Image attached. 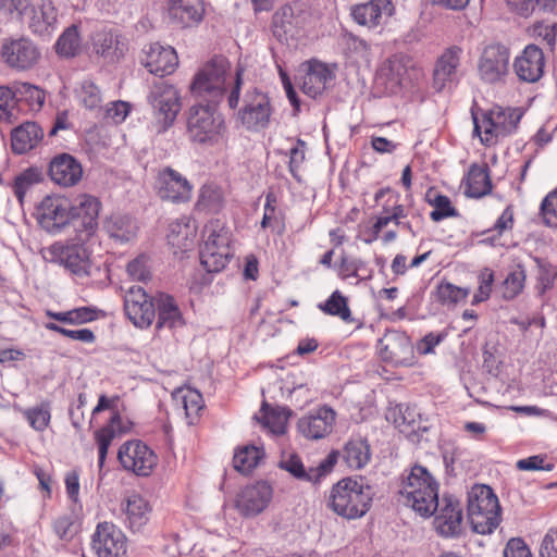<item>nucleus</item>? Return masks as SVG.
Masks as SVG:
<instances>
[{"label":"nucleus","instance_id":"obj_40","mask_svg":"<svg viewBox=\"0 0 557 557\" xmlns=\"http://www.w3.org/2000/svg\"><path fill=\"white\" fill-rule=\"evenodd\" d=\"M174 398L182 401L186 417L190 419L189 423H194V419L203 408L202 395L196 389L178 388L174 393Z\"/></svg>","mask_w":557,"mask_h":557},{"label":"nucleus","instance_id":"obj_56","mask_svg":"<svg viewBox=\"0 0 557 557\" xmlns=\"http://www.w3.org/2000/svg\"><path fill=\"white\" fill-rule=\"evenodd\" d=\"M53 530L60 540H72L79 530V524L73 515H62L53 522Z\"/></svg>","mask_w":557,"mask_h":557},{"label":"nucleus","instance_id":"obj_46","mask_svg":"<svg viewBox=\"0 0 557 557\" xmlns=\"http://www.w3.org/2000/svg\"><path fill=\"white\" fill-rule=\"evenodd\" d=\"M426 200L432 207H434V210L430 213V216L434 222L458 215L457 210L451 206L450 199L445 195L429 190L426 193Z\"/></svg>","mask_w":557,"mask_h":557},{"label":"nucleus","instance_id":"obj_1","mask_svg":"<svg viewBox=\"0 0 557 557\" xmlns=\"http://www.w3.org/2000/svg\"><path fill=\"white\" fill-rule=\"evenodd\" d=\"M372 498L371 487L361 478H344L333 485L327 506L336 515L352 520L370 510Z\"/></svg>","mask_w":557,"mask_h":557},{"label":"nucleus","instance_id":"obj_13","mask_svg":"<svg viewBox=\"0 0 557 557\" xmlns=\"http://www.w3.org/2000/svg\"><path fill=\"white\" fill-rule=\"evenodd\" d=\"M117 458L125 470L140 476L149 475L158 461L154 453L140 441L123 444L119 449Z\"/></svg>","mask_w":557,"mask_h":557},{"label":"nucleus","instance_id":"obj_27","mask_svg":"<svg viewBox=\"0 0 557 557\" xmlns=\"http://www.w3.org/2000/svg\"><path fill=\"white\" fill-rule=\"evenodd\" d=\"M435 515L437 531L445 536L458 534L461 529L462 509L460 503L453 497H444L443 504L438 502Z\"/></svg>","mask_w":557,"mask_h":557},{"label":"nucleus","instance_id":"obj_61","mask_svg":"<svg viewBox=\"0 0 557 557\" xmlns=\"http://www.w3.org/2000/svg\"><path fill=\"white\" fill-rule=\"evenodd\" d=\"M13 102H16L15 84L12 87L0 86V120L11 122Z\"/></svg>","mask_w":557,"mask_h":557},{"label":"nucleus","instance_id":"obj_2","mask_svg":"<svg viewBox=\"0 0 557 557\" xmlns=\"http://www.w3.org/2000/svg\"><path fill=\"white\" fill-rule=\"evenodd\" d=\"M438 485L426 468L414 466L403 481L399 494L404 505L422 517L432 516L438 507Z\"/></svg>","mask_w":557,"mask_h":557},{"label":"nucleus","instance_id":"obj_48","mask_svg":"<svg viewBox=\"0 0 557 557\" xmlns=\"http://www.w3.org/2000/svg\"><path fill=\"white\" fill-rule=\"evenodd\" d=\"M125 313L134 325L138 327H148L151 325L156 317V309L152 301L141 302L138 305H134L132 302L127 306Z\"/></svg>","mask_w":557,"mask_h":557},{"label":"nucleus","instance_id":"obj_55","mask_svg":"<svg viewBox=\"0 0 557 557\" xmlns=\"http://www.w3.org/2000/svg\"><path fill=\"white\" fill-rule=\"evenodd\" d=\"M260 412L264 426L275 434L284 433L286 416L283 411H275L267 403H263Z\"/></svg>","mask_w":557,"mask_h":557},{"label":"nucleus","instance_id":"obj_17","mask_svg":"<svg viewBox=\"0 0 557 557\" xmlns=\"http://www.w3.org/2000/svg\"><path fill=\"white\" fill-rule=\"evenodd\" d=\"M305 13L298 4H287L272 16L273 36L281 42H288L296 37L305 24Z\"/></svg>","mask_w":557,"mask_h":557},{"label":"nucleus","instance_id":"obj_39","mask_svg":"<svg viewBox=\"0 0 557 557\" xmlns=\"http://www.w3.org/2000/svg\"><path fill=\"white\" fill-rule=\"evenodd\" d=\"M495 128L498 137H504L513 132L520 121L521 115L513 109H503L497 107L492 110Z\"/></svg>","mask_w":557,"mask_h":557},{"label":"nucleus","instance_id":"obj_33","mask_svg":"<svg viewBox=\"0 0 557 557\" xmlns=\"http://www.w3.org/2000/svg\"><path fill=\"white\" fill-rule=\"evenodd\" d=\"M387 420H393L395 426L404 434L410 435L420 429V413L416 407L398 405L389 410Z\"/></svg>","mask_w":557,"mask_h":557},{"label":"nucleus","instance_id":"obj_31","mask_svg":"<svg viewBox=\"0 0 557 557\" xmlns=\"http://www.w3.org/2000/svg\"><path fill=\"white\" fill-rule=\"evenodd\" d=\"M334 75L330 67L319 61H313L304 76L302 91L309 97L315 98L321 95L326 84L333 79Z\"/></svg>","mask_w":557,"mask_h":557},{"label":"nucleus","instance_id":"obj_22","mask_svg":"<svg viewBox=\"0 0 557 557\" xmlns=\"http://www.w3.org/2000/svg\"><path fill=\"white\" fill-rule=\"evenodd\" d=\"M49 176L59 186L72 187L82 180L83 168L73 156L60 153L50 161Z\"/></svg>","mask_w":557,"mask_h":557},{"label":"nucleus","instance_id":"obj_58","mask_svg":"<svg viewBox=\"0 0 557 557\" xmlns=\"http://www.w3.org/2000/svg\"><path fill=\"white\" fill-rule=\"evenodd\" d=\"M541 215L548 226L557 227V189L550 191L541 203Z\"/></svg>","mask_w":557,"mask_h":557},{"label":"nucleus","instance_id":"obj_62","mask_svg":"<svg viewBox=\"0 0 557 557\" xmlns=\"http://www.w3.org/2000/svg\"><path fill=\"white\" fill-rule=\"evenodd\" d=\"M126 272L134 281L146 282L150 278V271L144 256L129 261L126 267Z\"/></svg>","mask_w":557,"mask_h":557},{"label":"nucleus","instance_id":"obj_36","mask_svg":"<svg viewBox=\"0 0 557 557\" xmlns=\"http://www.w3.org/2000/svg\"><path fill=\"white\" fill-rule=\"evenodd\" d=\"M344 460L351 469H361L370 460V447L367 441L357 438L349 441L344 448Z\"/></svg>","mask_w":557,"mask_h":557},{"label":"nucleus","instance_id":"obj_14","mask_svg":"<svg viewBox=\"0 0 557 557\" xmlns=\"http://www.w3.org/2000/svg\"><path fill=\"white\" fill-rule=\"evenodd\" d=\"M91 552L96 557L122 556L126 553V539L114 524L99 523L91 537Z\"/></svg>","mask_w":557,"mask_h":557},{"label":"nucleus","instance_id":"obj_25","mask_svg":"<svg viewBox=\"0 0 557 557\" xmlns=\"http://www.w3.org/2000/svg\"><path fill=\"white\" fill-rule=\"evenodd\" d=\"M544 64L543 51L535 45H529L522 54L516 58L513 69L521 81L534 83L542 77Z\"/></svg>","mask_w":557,"mask_h":557},{"label":"nucleus","instance_id":"obj_20","mask_svg":"<svg viewBox=\"0 0 557 557\" xmlns=\"http://www.w3.org/2000/svg\"><path fill=\"white\" fill-rule=\"evenodd\" d=\"M411 61L407 57L393 55L380 66L376 81L385 86L386 92L395 94L406 81L411 78Z\"/></svg>","mask_w":557,"mask_h":557},{"label":"nucleus","instance_id":"obj_24","mask_svg":"<svg viewBox=\"0 0 557 557\" xmlns=\"http://www.w3.org/2000/svg\"><path fill=\"white\" fill-rule=\"evenodd\" d=\"M334 421L335 411L324 406L299 419L297 425L304 436L318 440L324 437L332 431Z\"/></svg>","mask_w":557,"mask_h":557},{"label":"nucleus","instance_id":"obj_21","mask_svg":"<svg viewBox=\"0 0 557 557\" xmlns=\"http://www.w3.org/2000/svg\"><path fill=\"white\" fill-rule=\"evenodd\" d=\"M157 188L158 195L163 200L185 202L190 199V184L181 173L171 168L159 172Z\"/></svg>","mask_w":557,"mask_h":557},{"label":"nucleus","instance_id":"obj_50","mask_svg":"<svg viewBox=\"0 0 557 557\" xmlns=\"http://www.w3.org/2000/svg\"><path fill=\"white\" fill-rule=\"evenodd\" d=\"M44 173L39 168L32 166L18 174L14 180V194L20 202H23L27 189L41 182Z\"/></svg>","mask_w":557,"mask_h":557},{"label":"nucleus","instance_id":"obj_52","mask_svg":"<svg viewBox=\"0 0 557 557\" xmlns=\"http://www.w3.org/2000/svg\"><path fill=\"white\" fill-rule=\"evenodd\" d=\"M474 133L481 137V141L485 145H492L496 143L497 133L495 128L494 119L492 116V110L483 114L482 119L479 120L473 115Z\"/></svg>","mask_w":557,"mask_h":557},{"label":"nucleus","instance_id":"obj_4","mask_svg":"<svg viewBox=\"0 0 557 557\" xmlns=\"http://www.w3.org/2000/svg\"><path fill=\"white\" fill-rule=\"evenodd\" d=\"M230 72L231 64L226 58H212L195 75L190 86L193 96L210 103H219L223 98Z\"/></svg>","mask_w":557,"mask_h":557},{"label":"nucleus","instance_id":"obj_15","mask_svg":"<svg viewBox=\"0 0 557 557\" xmlns=\"http://www.w3.org/2000/svg\"><path fill=\"white\" fill-rule=\"evenodd\" d=\"M377 350L381 359L396 366L411 364L413 348L408 336L398 331L387 332L380 341Z\"/></svg>","mask_w":557,"mask_h":557},{"label":"nucleus","instance_id":"obj_47","mask_svg":"<svg viewBox=\"0 0 557 557\" xmlns=\"http://www.w3.org/2000/svg\"><path fill=\"white\" fill-rule=\"evenodd\" d=\"M525 270L521 264H518L511 272L508 273L503 282L502 296L506 300L516 298L523 289L525 282Z\"/></svg>","mask_w":557,"mask_h":557},{"label":"nucleus","instance_id":"obj_34","mask_svg":"<svg viewBox=\"0 0 557 557\" xmlns=\"http://www.w3.org/2000/svg\"><path fill=\"white\" fill-rule=\"evenodd\" d=\"M492 189V183L486 168L472 164L466 178L465 194L468 197L481 198Z\"/></svg>","mask_w":557,"mask_h":557},{"label":"nucleus","instance_id":"obj_44","mask_svg":"<svg viewBox=\"0 0 557 557\" xmlns=\"http://www.w3.org/2000/svg\"><path fill=\"white\" fill-rule=\"evenodd\" d=\"M319 308L326 314L339 317L345 322L354 321L347 298L339 290L333 292L324 304L319 305Z\"/></svg>","mask_w":557,"mask_h":557},{"label":"nucleus","instance_id":"obj_37","mask_svg":"<svg viewBox=\"0 0 557 557\" xmlns=\"http://www.w3.org/2000/svg\"><path fill=\"white\" fill-rule=\"evenodd\" d=\"M106 228L110 237L120 240L128 242L135 235L137 226L135 222L125 215H114L106 224Z\"/></svg>","mask_w":557,"mask_h":557},{"label":"nucleus","instance_id":"obj_45","mask_svg":"<svg viewBox=\"0 0 557 557\" xmlns=\"http://www.w3.org/2000/svg\"><path fill=\"white\" fill-rule=\"evenodd\" d=\"M79 49L81 38L77 26L72 25L59 37L55 44V51L61 57L72 58L79 52Z\"/></svg>","mask_w":557,"mask_h":557},{"label":"nucleus","instance_id":"obj_10","mask_svg":"<svg viewBox=\"0 0 557 557\" xmlns=\"http://www.w3.org/2000/svg\"><path fill=\"white\" fill-rule=\"evenodd\" d=\"M101 203L95 196L78 195L71 205V223L82 242L88 240L98 228Z\"/></svg>","mask_w":557,"mask_h":557},{"label":"nucleus","instance_id":"obj_26","mask_svg":"<svg viewBox=\"0 0 557 557\" xmlns=\"http://www.w3.org/2000/svg\"><path fill=\"white\" fill-rule=\"evenodd\" d=\"M168 13L173 24L193 27L202 21L205 7L202 0H169Z\"/></svg>","mask_w":557,"mask_h":557},{"label":"nucleus","instance_id":"obj_51","mask_svg":"<svg viewBox=\"0 0 557 557\" xmlns=\"http://www.w3.org/2000/svg\"><path fill=\"white\" fill-rule=\"evenodd\" d=\"M469 293V288H462L451 283L444 282L436 288V298L442 305H456L465 300Z\"/></svg>","mask_w":557,"mask_h":557},{"label":"nucleus","instance_id":"obj_32","mask_svg":"<svg viewBox=\"0 0 557 557\" xmlns=\"http://www.w3.org/2000/svg\"><path fill=\"white\" fill-rule=\"evenodd\" d=\"M94 51L109 61L122 58L126 51V44L116 34L100 30L92 36Z\"/></svg>","mask_w":557,"mask_h":557},{"label":"nucleus","instance_id":"obj_35","mask_svg":"<svg viewBox=\"0 0 557 557\" xmlns=\"http://www.w3.org/2000/svg\"><path fill=\"white\" fill-rule=\"evenodd\" d=\"M129 527L134 530L140 529L148 520V503L138 494H132L127 497L125 508Z\"/></svg>","mask_w":557,"mask_h":557},{"label":"nucleus","instance_id":"obj_29","mask_svg":"<svg viewBox=\"0 0 557 557\" xmlns=\"http://www.w3.org/2000/svg\"><path fill=\"white\" fill-rule=\"evenodd\" d=\"M460 54V48L450 47L437 60L433 73L434 87L437 91L443 90L448 84L457 79Z\"/></svg>","mask_w":557,"mask_h":557},{"label":"nucleus","instance_id":"obj_12","mask_svg":"<svg viewBox=\"0 0 557 557\" xmlns=\"http://www.w3.org/2000/svg\"><path fill=\"white\" fill-rule=\"evenodd\" d=\"M1 58L9 67L26 71L38 63L40 51L27 38L7 39L1 46Z\"/></svg>","mask_w":557,"mask_h":557},{"label":"nucleus","instance_id":"obj_42","mask_svg":"<svg viewBox=\"0 0 557 557\" xmlns=\"http://www.w3.org/2000/svg\"><path fill=\"white\" fill-rule=\"evenodd\" d=\"M506 2L510 10L524 17L536 10L550 13L556 8V0H506Z\"/></svg>","mask_w":557,"mask_h":557},{"label":"nucleus","instance_id":"obj_7","mask_svg":"<svg viewBox=\"0 0 557 557\" xmlns=\"http://www.w3.org/2000/svg\"><path fill=\"white\" fill-rule=\"evenodd\" d=\"M76 243L57 242L46 250L45 258L64 267L74 275H88L91 267L90 252L84 243L77 237Z\"/></svg>","mask_w":557,"mask_h":557},{"label":"nucleus","instance_id":"obj_16","mask_svg":"<svg viewBox=\"0 0 557 557\" xmlns=\"http://www.w3.org/2000/svg\"><path fill=\"white\" fill-rule=\"evenodd\" d=\"M337 457L338 453L332 451L321 460L317 467L306 469L297 455H289L288 457L283 458L278 466L297 480L317 483L321 478L327 475L332 471L333 467L337 462Z\"/></svg>","mask_w":557,"mask_h":557},{"label":"nucleus","instance_id":"obj_54","mask_svg":"<svg viewBox=\"0 0 557 557\" xmlns=\"http://www.w3.org/2000/svg\"><path fill=\"white\" fill-rule=\"evenodd\" d=\"M537 265V289L541 295H543L547 289L552 288L554 285V281L557 277V269L550 264L549 262L535 258L534 259Z\"/></svg>","mask_w":557,"mask_h":557},{"label":"nucleus","instance_id":"obj_30","mask_svg":"<svg viewBox=\"0 0 557 557\" xmlns=\"http://www.w3.org/2000/svg\"><path fill=\"white\" fill-rule=\"evenodd\" d=\"M44 138V129L36 122H25L11 134V147L14 153L23 154L35 148Z\"/></svg>","mask_w":557,"mask_h":557},{"label":"nucleus","instance_id":"obj_57","mask_svg":"<svg viewBox=\"0 0 557 557\" xmlns=\"http://www.w3.org/2000/svg\"><path fill=\"white\" fill-rule=\"evenodd\" d=\"M79 97L83 104L89 110L99 108L102 101L99 87L90 81L83 82Z\"/></svg>","mask_w":557,"mask_h":557},{"label":"nucleus","instance_id":"obj_8","mask_svg":"<svg viewBox=\"0 0 557 557\" xmlns=\"http://www.w3.org/2000/svg\"><path fill=\"white\" fill-rule=\"evenodd\" d=\"M148 102L152 107L158 121L162 123L161 131H165L173 124L182 108L177 90L163 81L152 84Z\"/></svg>","mask_w":557,"mask_h":557},{"label":"nucleus","instance_id":"obj_60","mask_svg":"<svg viewBox=\"0 0 557 557\" xmlns=\"http://www.w3.org/2000/svg\"><path fill=\"white\" fill-rule=\"evenodd\" d=\"M480 286L473 296L472 304L476 305L488 299L494 282V273L491 269H483L479 275Z\"/></svg>","mask_w":557,"mask_h":557},{"label":"nucleus","instance_id":"obj_3","mask_svg":"<svg viewBox=\"0 0 557 557\" xmlns=\"http://www.w3.org/2000/svg\"><path fill=\"white\" fill-rule=\"evenodd\" d=\"M468 518L474 532L492 533L500 522V506L493 490L476 484L468 493Z\"/></svg>","mask_w":557,"mask_h":557},{"label":"nucleus","instance_id":"obj_18","mask_svg":"<svg viewBox=\"0 0 557 557\" xmlns=\"http://www.w3.org/2000/svg\"><path fill=\"white\" fill-rule=\"evenodd\" d=\"M240 120L249 129H261L270 122L271 108L267 95L253 89L245 97V107L239 112Z\"/></svg>","mask_w":557,"mask_h":557},{"label":"nucleus","instance_id":"obj_64","mask_svg":"<svg viewBox=\"0 0 557 557\" xmlns=\"http://www.w3.org/2000/svg\"><path fill=\"white\" fill-rule=\"evenodd\" d=\"M540 557H557V529H550L544 536Z\"/></svg>","mask_w":557,"mask_h":557},{"label":"nucleus","instance_id":"obj_19","mask_svg":"<svg viewBox=\"0 0 557 557\" xmlns=\"http://www.w3.org/2000/svg\"><path fill=\"white\" fill-rule=\"evenodd\" d=\"M272 493V487L267 482L248 485L237 495L236 507L243 516H257L268 507Z\"/></svg>","mask_w":557,"mask_h":557},{"label":"nucleus","instance_id":"obj_9","mask_svg":"<svg viewBox=\"0 0 557 557\" xmlns=\"http://www.w3.org/2000/svg\"><path fill=\"white\" fill-rule=\"evenodd\" d=\"M71 219V203L66 198L48 195L36 207L38 224L50 234L60 233Z\"/></svg>","mask_w":557,"mask_h":557},{"label":"nucleus","instance_id":"obj_59","mask_svg":"<svg viewBox=\"0 0 557 557\" xmlns=\"http://www.w3.org/2000/svg\"><path fill=\"white\" fill-rule=\"evenodd\" d=\"M121 423V416L119 412H115L110 423L101 428L100 430L96 431L95 438L98 443V446L100 447H110L112 441L114 440L116 435L115 426H117Z\"/></svg>","mask_w":557,"mask_h":557},{"label":"nucleus","instance_id":"obj_23","mask_svg":"<svg viewBox=\"0 0 557 557\" xmlns=\"http://www.w3.org/2000/svg\"><path fill=\"white\" fill-rule=\"evenodd\" d=\"M141 63L151 74L163 77L174 72L178 58L172 47H163L158 42L149 45Z\"/></svg>","mask_w":557,"mask_h":557},{"label":"nucleus","instance_id":"obj_63","mask_svg":"<svg viewBox=\"0 0 557 557\" xmlns=\"http://www.w3.org/2000/svg\"><path fill=\"white\" fill-rule=\"evenodd\" d=\"M345 47L348 52L358 58L368 60L370 55V46L368 42L352 34L346 36Z\"/></svg>","mask_w":557,"mask_h":557},{"label":"nucleus","instance_id":"obj_53","mask_svg":"<svg viewBox=\"0 0 557 557\" xmlns=\"http://www.w3.org/2000/svg\"><path fill=\"white\" fill-rule=\"evenodd\" d=\"M25 419L36 431H44L51 419L49 404H41L23 411Z\"/></svg>","mask_w":557,"mask_h":557},{"label":"nucleus","instance_id":"obj_38","mask_svg":"<svg viewBox=\"0 0 557 557\" xmlns=\"http://www.w3.org/2000/svg\"><path fill=\"white\" fill-rule=\"evenodd\" d=\"M16 102H25L29 110L39 111L45 103V92L29 83H15Z\"/></svg>","mask_w":557,"mask_h":557},{"label":"nucleus","instance_id":"obj_5","mask_svg":"<svg viewBox=\"0 0 557 557\" xmlns=\"http://www.w3.org/2000/svg\"><path fill=\"white\" fill-rule=\"evenodd\" d=\"M203 236L206 239L200 249V262L208 272H219L232 256L228 232L216 220L205 226Z\"/></svg>","mask_w":557,"mask_h":557},{"label":"nucleus","instance_id":"obj_49","mask_svg":"<svg viewBox=\"0 0 557 557\" xmlns=\"http://www.w3.org/2000/svg\"><path fill=\"white\" fill-rule=\"evenodd\" d=\"M263 457V450L256 446H247L237 451L234 455L233 462L234 468L242 472L247 473L257 465L259 460Z\"/></svg>","mask_w":557,"mask_h":557},{"label":"nucleus","instance_id":"obj_41","mask_svg":"<svg viewBox=\"0 0 557 557\" xmlns=\"http://www.w3.org/2000/svg\"><path fill=\"white\" fill-rule=\"evenodd\" d=\"M181 319V313L177 306L171 296L160 295L158 299V321L157 327L163 326L173 327Z\"/></svg>","mask_w":557,"mask_h":557},{"label":"nucleus","instance_id":"obj_11","mask_svg":"<svg viewBox=\"0 0 557 557\" xmlns=\"http://www.w3.org/2000/svg\"><path fill=\"white\" fill-rule=\"evenodd\" d=\"M509 49L500 44L484 48L479 60L478 71L482 81L495 84L505 78L509 71Z\"/></svg>","mask_w":557,"mask_h":557},{"label":"nucleus","instance_id":"obj_28","mask_svg":"<svg viewBox=\"0 0 557 557\" xmlns=\"http://www.w3.org/2000/svg\"><path fill=\"white\" fill-rule=\"evenodd\" d=\"M393 12L394 5L391 0H371L356 5L351 14L358 24L374 27L380 25L383 18L392 16Z\"/></svg>","mask_w":557,"mask_h":557},{"label":"nucleus","instance_id":"obj_43","mask_svg":"<svg viewBox=\"0 0 557 557\" xmlns=\"http://www.w3.org/2000/svg\"><path fill=\"white\" fill-rule=\"evenodd\" d=\"M223 205V195L220 188L214 186H203L196 203L199 212L216 213Z\"/></svg>","mask_w":557,"mask_h":557},{"label":"nucleus","instance_id":"obj_6","mask_svg":"<svg viewBox=\"0 0 557 557\" xmlns=\"http://www.w3.org/2000/svg\"><path fill=\"white\" fill-rule=\"evenodd\" d=\"M218 103H198L190 108L187 132L190 140L198 144H214L218 141L223 120L215 112Z\"/></svg>","mask_w":557,"mask_h":557}]
</instances>
